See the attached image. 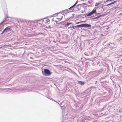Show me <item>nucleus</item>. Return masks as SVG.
<instances>
[{"mask_svg": "<svg viewBox=\"0 0 122 122\" xmlns=\"http://www.w3.org/2000/svg\"><path fill=\"white\" fill-rule=\"evenodd\" d=\"M116 1H114L112 2L111 3L109 4H108L107 5H111L114 4L115 3H116Z\"/></svg>", "mask_w": 122, "mask_h": 122, "instance_id": "11", "label": "nucleus"}, {"mask_svg": "<svg viewBox=\"0 0 122 122\" xmlns=\"http://www.w3.org/2000/svg\"><path fill=\"white\" fill-rule=\"evenodd\" d=\"M77 27H90L91 26V25L89 24H83L80 25H77Z\"/></svg>", "mask_w": 122, "mask_h": 122, "instance_id": "3", "label": "nucleus"}, {"mask_svg": "<svg viewBox=\"0 0 122 122\" xmlns=\"http://www.w3.org/2000/svg\"><path fill=\"white\" fill-rule=\"evenodd\" d=\"M76 27H77V25L76 26H72L71 28H75Z\"/></svg>", "mask_w": 122, "mask_h": 122, "instance_id": "12", "label": "nucleus"}, {"mask_svg": "<svg viewBox=\"0 0 122 122\" xmlns=\"http://www.w3.org/2000/svg\"><path fill=\"white\" fill-rule=\"evenodd\" d=\"M84 21H82V22H76V24H79L80 23H81V22H83Z\"/></svg>", "mask_w": 122, "mask_h": 122, "instance_id": "13", "label": "nucleus"}, {"mask_svg": "<svg viewBox=\"0 0 122 122\" xmlns=\"http://www.w3.org/2000/svg\"><path fill=\"white\" fill-rule=\"evenodd\" d=\"M50 21V20L49 19H45L44 20L42 21V23L44 25L45 27L47 28H48L50 27V26H49L48 27L46 26V25L48 24V22H49Z\"/></svg>", "mask_w": 122, "mask_h": 122, "instance_id": "2", "label": "nucleus"}, {"mask_svg": "<svg viewBox=\"0 0 122 122\" xmlns=\"http://www.w3.org/2000/svg\"><path fill=\"white\" fill-rule=\"evenodd\" d=\"M74 10V9H73V10Z\"/></svg>", "mask_w": 122, "mask_h": 122, "instance_id": "16", "label": "nucleus"}, {"mask_svg": "<svg viewBox=\"0 0 122 122\" xmlns=\"http://www.w3.org/2000/svg\"><path fill=\"white\" fill-rule=\"evenodd\" d=\"M72 23L71 22V23H66V24H65V25L66 26H68L69 25L72 24Z\"/></svg>", "mask_w": 122, "mask_h": 122, "instance_id": "9", "label": "nucleus"}, {"mask_svg": "<svg viewBox=\"0 0 122 122\" xmlns=\"http://www.w3.org/2000/svg\"><path fill=\"white\" fill-rule=\"evenodd\" d=\"M96 13V9H94L92 12H90L89 14L87 15V16H89Z\"/></svg>", "mask_w": 122, "mask_h": 122, "instance_id": "6", "label": "nucleus"}, {"mask_svg": "<svg viewBox=\"0 0 122 122\" xmlns=\"http://www.w3.org/2000/svg\"><path fill=\"white\" fill-rule=\"evenodd\" d=\"M122 13H120L119 15H122Z\"/></svg>", "mask_w": 122, "mask_h": 122, "instance_id": "15", "label": "nucleus"}, {"mask_svg": "<svg viewBox=\"0 0 122 122\" xmlns=\"http://www.w3.org/2000/svg\"><path fill=\"white\" fill-rule=\"evenodd\" d=\"M10 26H8L4 30L2 31V33H3L5 31L6 32H7L10 31L11 30L10 29Z\"/></svg>", "mask_w": 122, "mask_h": 122, "instance_id": "4", "label": "nucleus"}, {"mask_svg": "<svg viewBox=\"0 0 122 122\" xmlns=\"http://www.w3.org/2000/svg\"><path fill=\"white\" fill-rule=\"evenodd\" d=\"M102 15H100L98 16H97V17H96L94 19H97L98 18L100 17H102Z\"/></svg>", "mask_w": 122, "mask_h": 122, "instance_id": "10", "label": "nucleus"}, {"mask_svg": "<svg viewBox=\"0 0 122 122\" xmlns=\"http://www.w3.org/2000/svg\"><path fill=\"white\" fill-rule=\"evenodd\" d=\"M77 2H78L77 1L76 2V3H75V4L74 5H73L71 7H70L69 9H70L72 8L73 7H74V6H75L76 5V4L77 3Z\"/></svg>", "mask_w": 122, "mask_h": 122, "instance_id": "8", "label": "nucleus"}, {"mask_svg": "<svg viewBox=\"0 0 122 122\" xmlns=\"http://www.w3.org/2000/svg\"><path fill=\"white\" fill-rule=\"evenodd\" d=\"M44 72L46 74L48 75L49 76L51 75V73L50 71L48 69H44Z\"/></svg>", "mask_w": 122, "mask_h": 122, "instance_id": "5", "label": "nucleus"}, {"mask_svg": "<svg viewBox=\"0 0 122 122\" xmlns=\"http://www.w3.org/2000/svg\"><path fill=\"white\" fill-rule=\"evenodd\" d=\"M99 4V3H98V4H97V3H96V5H95V6H96V5H98Z\"/></svg>", "mask_w": 122, "mask_h": 122, "instance_id": "14", "label": "nucleus"}, {"mask_svg": "<svg viewBox=\"0 0 122 122\" xmlns=\"http://www.w3.org/2000/svg\"><path fill=\"white\" fill-rule=\"evenodd\" d=\"M63 14L62 13H59L57 14V16L56 17V20H55V19L53 18L52 20V21H55L56 23H57L58 22L61 21L62 20L63 18Z\"/></svg>", "mask_w": 122, "mask_h": 122, "instance_id": "1", "label": "nucleus"}, {"mask_svg": "<svg viewBox=\"0 0 122 122\" xmlns=\"http://www.w3.org/2000/svg\"><path fill=\"white\" fill-rule=\"evenodd\" d=\"M78 82L81 85H84L85 84L84 82L81 81H78Z\"/></svg>", "mask_w": 122, "mask_h": 122, "instance_id": "7", "label": "nucleus"}]
</instances>
